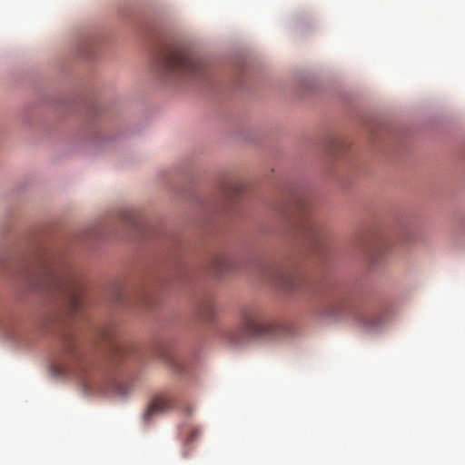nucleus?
<instances>
[{
	"mask_svg": "<svg viewBox=\"0 0 465 465\" xmlns=\"http://www.w3.org/2000/svg\"><path fill=\"white\" fill-rule=\"evenodd\" d=\"M114 358H113V362L114 363L115 360H118L120 359L121 356H123V353H124V350L119 347V346H115L114 347Z\"/></svg>",
	"mask_w": 465,
	"mask_h": 465,
	"instance_id": "obj_13",
	"label": "nucleus"
},
{
	"mask_svg": "<svg viewBox=\"0 0 465 465\" xmlns=\"http://www.w3.org/2000/svg\"><path fill=\"white\" fill-rule=\"evenodd\" d=\"M53 371L56 375H74L90 389H100L97 381L104 384L114 383L111 369L95 368L84 354L77 339L68 334L62 340L61 348L53 361Z\"/></svg>",
	"mask_w": 465,
	"mask_h": 465,
	"instance_id": "obj_2",
	"label": "nucleus"
},
{
	"mask_svg": "<svg viewBox=\"0 0 465 465\" xmlns=\"http://www.w3.org/2000/svg\"><path fill=\"white\" fill-rule=\"evenodd\" d=\"M175 401L170 393L159 394L151 401L148 405L147 411H145L144 419L149 420L153 416L163 413L173 407Z\"/></svg>",
	"mask_w": 465,
	"mask_h": 465,
	"instance_id": "obj_7",
	"label": "nucleus"
},
{
	"mask_svg": "<svg viewBox=\"0 0 465 465\" xmlns=\"http://www.w3.org/2000/svg\"><path fill=\"white\" fill-rule=\"evenodd\" d=\"M214 313L213 305L210 302L203 303L202 310H200V317L206 322H211Z\"/></svg>",
	"mask_w": 465,
	"mask_h": 465,
	"instance_id": "obj_10",
	"label": "nucleus"
},
{
	"mask_svg": "<svg viewBox=\"0 0 465 465\" xmlns=\"http://www.w3.org/2000/svg\"><path fill=\"white\" fill-rule=\"evenodd\" d=\"M242 184L237 182L230 183V184L225 187V192H227L228 196H238L242 193Z\"/></svg>",
	"mask_w": 465,
	"mask_h": 465,
	"instance_id": "obj_11",
	"label": "nucleus"
},
{
	"mask_svg": "<svg viewBox=\"0 0 465 465\" xmlns=\"http://www.w3.org/2000/svg\"><path fill=\"white\" fill-rule=\"evenodd\" d=\"M232 269V261L226 255L216 256L213 262V270L216 275H223Z\"/></svg>",
	"mask_w": 465,
	"mask_h": 465,
	"instance_id": "obj_8",
	"label": "nucleus"
},
{
	"mask_svg": "<svg viewBox=\"0 0 465 465\" xmlns=\"http://www.w3.org/2000/svg\"><path fill=\"white\" fill-rule=\"evenodd\" d=\"M270 277L286 292H305L323 297L329 306L330 315H337L344 311V298L328 282L309 278L296 271L279 268L272 270Z\"/></svg>",
	"mask_w": 465,
	"mask_h": 465,
	"instance_id": "obj_3",
	"label": "nucleus"
},
{
	"mask_svg": "<svg viewBox=\"0 0 465 465\" xmlns=\"http://www.w3.org/2000/svg\"><path fill=\"white\" fill-rule=\"evenodd\" d=\"M346 149V143L341 139H335L331 143V151L334 153L344 152Z\"/></svg>",
	"mask_w": 465,
	"mask_h": 465,
	"instance_id": "obj_12",
	"label": "nucleus"
},
{
	"mask_svg": "<svg viewBox=\"0 0 465 465\" xmlns=\"http://www.w3.org/2000/svg\"><path fill=\"white\" fill-rule=\"evenodd\" d=\"M157 73L164 81L197 79L206 73V64L194 53L182 46L170 47L157 57Z\"/></svg>",
	"mask_w": 465,
	"mask_h": 465,
	"instance_id": "obj_4",
	"label": "nucleus"
},
{
	"mask_svg": "<svg viewBox=\"0 0 465 465\" xmlns=\"http://www.w3.org/2000/svg\"><path fill=\"white\" fill-rule=\"evenodd\" d=\"M36 286L60 300L71 313L84 307V284L81 278L65 262L54 256H45L39 262Z\"/></svg>",
	"mask_w": 465,
	"mask_h": 465,
	"instance_id": "obj_1",
	"label": "nucleus"
},
{
	"mask_svg": "<svg viewBox=\"0 0 465 465\" xmlns=\"http://www.w3.org/2000/svg\"><path fill=\"white\" fill-rule=\"evenodd\" d=\"M122 220L124 223L130 227L137 228L139 226V220L136 218L135 213L124 210L122 213Z\"/></svg>",
	"mask_w": 465,
	"mask_h": 465,
	"instance_id": "obj_9",
	"label": "nucleus"
},
{
	"mask_svg": "<svg viewBox=\"0 0 465 465\" xmlns=\"http://www.w3.org/2000/svg\"><path fill=\"white\" fill-rule=\"evenodd\" d=\"M272 332L273 325L265 320L262 310L249 307L243 310L240 325L225 332L224 338L228 343L237 346L245 340L265 337Z\"/></svg>",
	"mask_w": 465,
	"mask_h": 465,
	"instance_id": "obj_6",
	"label": "nucleus"
},
{
	"mask_svg": "<svg viewBox=\"0 0 465 465\" xmlns=\"http://www.w3.org/2000/svg\"><path fill=\"white\" fill-rule=\"evenodd\" d=\"M286 217L292 232L305 239L314 252H320L323 250L324 234L312 214V206L307 199L296 200L294 208Z\"/></svg>",
	"mask_w": 465,
	"mask_h": 465,
	"instance_id": "obj_5",
	"label": "nucleus"
},
{
	"mask_svg": "<svg viewBox=\"0 0 465 465\" xmlns=\"http://www.w3.org/2000/svg\"><path fill=\"white\" fill-rule=\"evenodd\" d=\"M169 363H170V366L173 367V370L180 371L179 364L177 363L176 361H174L173 359H171V360H169Z\"/></svg>",
	"mask_w": 465,
	"mask_h": 465,
	"instance_id": "obj_14",
	"label": "nucleus"
}]
</instances>
